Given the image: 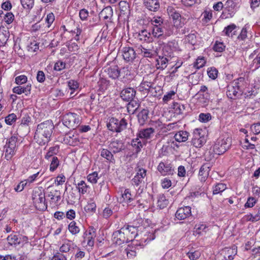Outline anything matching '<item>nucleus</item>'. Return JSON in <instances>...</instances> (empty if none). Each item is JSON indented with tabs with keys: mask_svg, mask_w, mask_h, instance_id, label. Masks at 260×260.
Masks as SVG:
<instances>
[{
	"mask_svg": "<svg viewBox=\"0 0 260 260\" xmlns=\"http://www.w3.org/2000/svg\"><path fill=\"white\" fill-rule=\"evenodd\" d=\"M51 120H46L38 124L34 135L35 142L40 146H44L51 141L54 129Z\"/></svg>",
	"mask_w": 260,
	"mask_h": 260,
	"instance_id": "nucleus-1",
	"label": "nucleus"
},
{
	"mask_svg": "<svg viewBox=\"0 0 260 260\" xmlns=\"http://www.w3.org/2000/svg\"><path fill=\"white\" fill-rule=\"evenodd\" d=\"M138 235L136 226L126 225L113 233V243L120 245L133 241Z\"/></svg>",
	"mask_w": 260,
	"mask_h": 260,
	"instance_id": "nucleus-2",
	"label": "nucleus"
},
{
	"mask_svg": "<svg viewBox=\"0 0 260 260\" xmlns=\"http://www.w3.org/2000/svg\"><path fill=\"white\" fill-rule=\"evenodd\" d=\"M154 76L153 74H148L143 77V79L139 86V89L146 93H150L152 95L156 96L161 93V91H156V87H154Z\"/></svg>",
	"mask_w": 260,
	"mask_h": 260,
	"instance_id": "nucleus-3",
	"label": "nucleus"
},
{
	"mask_svg": "<svg viewBox=\"0 0 260 260\" xmlns=\"http://www.w3.org/2000/svg\"><path fill=\"white\" fill-rule=\"evenodd\" d=\"M135 171L136 173L132 179L131 183L134 186H139L138 192L141 191V192H142L143 189L141 188L144 186L147 181V170L138 166L137 168H135Z\"/></svg>",
	"mask_w": 260,
	"mask_h": 260,
	"instance_id": "nucleus-4",
	"label": "nucleus"
},
{
	"mask_svg": "<svg viewBox=\"0 0 260 260\" xmlns=\"http://www.w3.org/2000/svg\"><path fill=\"white\" fill-rule=\"evenodd\" d=\"M62 120L64 125L73 129L78 127L81 121V118L78 114L71 112L65 114L63 116Z\"/></svg>",
	"mask_w": 260,
	"mask_h": 260,
	"instance_id": "nucleus-5",
	"label": "nucleus"
},
{
	"mask_svg": "<svg viewBox=\"0 0 260 260\" xmlns=\"http://www.w3.org/2000/svg\"><path fill=\"white\" fill-rule=\"evenodd\" d=\"M231 144V138H219L213 146V151L216 154H222L230 148Z\"/></svg>",
	"mask_w": 260,
	"mask_h": 260,
	"instance_id": "nucleus-6",
	"label": "nucleus"
},
{
	"mask_svg": "<svg viewBox=\"0 0 260 260\" xmlns=\"http://www.w3.org/2000/svg\"><path fill=\"white\" fill-rule=\"evenodd\" d=\"M127 123L124 118L120 120L112 117L110 119L107 124L108 129L113 132L120 133L125 129L127 127Z\"/></svg>",
	"mask_w": 260,
	"mask_h": 260,
	"instance_id": "nucleus-7",
	"label": "nucleus"
},
{
	"mask_svg": "<svg viewBox=\"0 0 260 260\" xmlns=\"http://www.w3.org/2000/svg\"><path fill=\"white\" fill-rule=\"evenodd\" d=\"M224 6V11L222 12L220 17L222 19L232 18L236 13V3L233 0H227Z\"/></svg>",
	"mask_w": 260,
	"mask_h": 260,
	"instance_id": "nucleus-8",
	"label": "nucleus"
},
{
	"mask_svg": "<svg viewBox=\"0 0 260 260\" xmlns=\"http://www.w3.org/2000/svg\"><path fill=\"white\" fill-rule=\"evenodd\" d=\"M63 141L64 144L72 146H78L81 143L80 136L76 131H71L66 134Z\"/></svg>",
	"mask_w": 260,
	"mask_h": 260,
	"instance_id": "nucleus-9",
	"label": "nucleus"
},
{
	"mask_svg": "<svg viewBox=\"0 0 260 260\" xmlns=\"http://www.w3.org/2000/svg\"><path fill=\"white\" fill-rule=\"evenodd\" d=\"M157 170L160 175L164 176L172 175L174 172L173 165L168 161H160L157 166Z\"/></svg>",
	"mask_w": 260,
	"mask_h": 260,
	"instance_id": "nucleus-10",
	"label": "nucleus"
},
{
	"mask_svg": "<svg viewBox=\"0 0 260 260\" xmlns=\"http://www.w3.org/2000/svg\"><path fill=\"white\" fill-rule=\"evenodd\" d=\"M32 200L38 209L42 210L47 209L44 193L35 191L32 194Z\"/></svg>",
	"mask_w": 260,
	"mask_h": 260,
	"instance_id": "nucleus-11",
	"label": "nucleus"
},
{
	"mask_svg": "<svg viewBox=\"0 0 260 260\" xmlns=\"http://www.w3.org/2000/svg\"><path fill=\"white\" fill-rule=\"evenodd\" d=\"M201 129H196L193 134V138L191 140L192 144L197 148H201L206 143V139L204 135H201Z\"/></svg>",
	"mask_w": 260,
	"mask_h": 260,
	"instance_id": "nucleus-12",
	"label": "nucleus"
},
{
	"mask_svg": "<svg viewBox=\"0 0 260 260\" xmlns=\"http://www.w3.org/2000/svg\"><path fill=\"white\" fill-rule=\"evenodd\" d=\"M121 52L123 59L127 62H132L136 58L137 54L132 47L129 46L123 47Z\"/></svg>",
	"mask_w": 260,
	"mask_h": 260,
	"instance_id": "nucleus-13",
	"label": "nucleus"
},
{
	"mask_svg": "<svg viewBox=\"0 0 260 260\" xmlns=\"http://www.w3.org/2000/svg\"><path fill=\"white\" fill-rule=\"evenodd\" d=\"M239 82L234 81L231 84L227 86L226 95L229 98L231 99H235L239 94H240Z\"/></svg>",
	"mask_w": 260,
	"mask_h": 260,
	"instance_id": "nucleus-14",
	"label": "nucleus"
},
{
	"mask_svg": "<svg viewBox=\"0 0 260 260\" xmlns=\"http://www.w3.org/2000/svg\"><path fill=\"white\" fill-rule=\"evenodd\" d=\"M109 149L114 154L124 149V145L121 140L113 139L108 145Z\"/></svg>",
	"mask_w": 260,
	"mask_h": 260,
	"instance_id": "nucleus-15",
	"label": "nucleus"
},
{
	"mask_svg": "<svg viewBox=\"0 0 260 260\" xmlns=\"http://www.w3.org/2000/svg\"><path fill=\"white\" fill-rule=\"evenodd\" d=\"M75 248H77V246L73 241L66 239L59 247V252L61 253L71 252L75 249Z\"/></svg>",
	"mask_w": 260,
	"mask_h": 260,
	"instance_id": "nucleus-16",
	"label": "nucleus"
},
{
	"mask_svg": "<svg viewBox=\"0 0 260 260\" xmlns=\"http://www.w3.org/2000/svg\"><path fill=\"white\" fill-rule=\"evenodd\" d=\"M191 215V207L184 206L179 208L175 213L176 218L179 220H184Z\"/></svg>",
	"mask_w": 260,
	"mask_h": 260,
	"instance_id": "nucleus-17",
	"label": "nucleus"
},
{
	"mask_svg": "<svg viewBox=\"0 0 260 260\" xmlns=\"http://www.w3.org/2000/svg\"><path fill=\"white\" fill-rule=\"evenodd\" d=\"M174 146L175 144L173 141L170 140L167 141L162 145L161 149L159 150L158 157L161 158L165 156H168Z\"/></svg>",
	"mask_w": 260,
	"mask_h": 260,
	"instance_id": "nucleus-18",
	"label": "nucleus"
},
{
	"mask_svg": "<svg viewBox=\"0 0 260 260\" xmlns=\"http://www.w3.org/2000/svg\"><path fill=\"white\" fill-rule=\"evenodd\" d=\"M136 91L132 87L124 88L120 92V97L123 101L128 102L133 100L136 95Z\"/></svg>",
	"mask_w": 260,
	"mask_h": 260,
	"instance_id": "nucleus-19",
	"label": "nucleus"
},
{
	"mask_svg": "<svg viewBox=\"0 0 260 260\" xmlns=\"http://www.w3.org/2000/svg\"><path fill=\"white\" fill-rule=\"evenodd\" d=\"M178 48V44L175 41L168 42L163 48L165 56L171 57L173 52L177 50Z\"/></svg>",
	"mask_w": 260,
	"mask_h": 260,
	"instance_id": "nucleus-20",
	"label": "nucleus"
},
{
	"mask_svg": "<svg viewBox=\"0 0 260 260\" xmlns=\"http://www.w3.org/2000/svg\"><path fill=\"white\" fill-rule=\"evenodd\" d=\"M211 165L210 163L203 164L199 171V177L201 182H205L209 176Z\"/></svg>",
	"mask_w": 260,
	"mask_h": 260,
	"instance_id": "nucleus-21",
	"label": "nucleus"
},
{
	"mask_svg": "<svg viewBox=\"0 0 260 260\" xmlns=\"http://www.w3.org/2000/svg\"><path fill=\"white\" fill-rule=\"evenodd\" d=\"M138 51L139 53L142 54L144 57L152 58L154 56L155 53L152 47H145L143 45L139 47Z\"/></svg>",
	"mask_w": 260,
	"mask_h": 260,
	"instance_id": "nucleus-22",
	"label": "nucleus"
},
{
	"mask_svg": "<svg viewBox=\"0 0 260 260\" xmlns=\"http://www.w3.org/2000/svg\"><path fill=\"white\" fill-rule=\"evenodd\" d=\"M31 89V85L28 83L24 86L18 85L13 88V92L18 94L24 93L26 95H28L30 93Z\"/></svg>",
	"mask_w": 260,
	"mask_h": 260,
	"instance_id": "nucleus-23",
	"label": "nucleus"
},
{
	"mask_svg": "<svg viewBox=\"0 0 260 260\" xmlns=\"http://www.w3.org/2000/svg\"><path fill=\"white\" fill-rule=\"evenodd\" d=\"M144 4L149 10L154 12L157 11L160 7L158 0H145Z\"/></svg>",
	"mask_w": 260,
	"mask_h": 260,
	"instance_id": "nucleus-24",
	"label": "nucleus"
},
{
	"mask_svg": "<svg viewBox=\"0 0 260 260\" xmlns=\"http://www.w3.org/2000/svg\"><path fill=\"white\" fill-rule=\"evenodd\" d=\"M139 137H137L131 141V145L136 153H139L145 144V142L143 140L141 141Z\"/></svg>",
	"mask_w": 260,
	"mask_h": 260,
	"instance_id": "nucleus-25",
	"label": "nucleus"
},
{
	"mask_svg": "<svg viewBox=\"0 0 260 260\" xmlns=\"http://www.w3.org/2000/svg\"><path fill=\"white\" fill-rule=\"evenodd\" d=\"M154 133V129L152 127L144 128L139 131L137 136L142 139H148L151 137V135Z\"/></svg>",
	"mask_w": 260,
	"mask_h": 260,
	"instance_id": "nucleus-26",
	"label": "nucleus"
},
{
	"mask_svg": "<svg viewBox=\"0 0 260 260\" xmlns=\"http://www.w3.org/2000/svg\"><path fill=\"white\" fill-rule=\"evenodd\" d=\"M141 193V191L139 192L137 191L136 194L134 195L131 193L129 189L127 188L125 189L124 192L122 193V197L123 199V201L130 203L133 201L137 196L140 195Z\"/></svg>",
	"mask_w": 260,
	"mask_h": 260,
	"instance_id": "nucleus-27",
	"label": "nucleus"
},
{
	"mask_svg": "<svg viewBox=\"0 0 260 260\" xmlns=\"http://www.w3.org/2000/svg\"><path fill=\"white\" fill-rule=\"evenodd\" d=\"M137 38L140 41L150 42L151 34L146 29L141 30L137 35Z\"/></svg>",
	"mask_w": 260,
	"mask_h": 260,
	"instance_id": "nucleus-28",
	"label": "nucleus"
},
{
	"mask_svg": "<svg viewBox=\"0 0 260 260\" xmlns=\"http://www.w3.org/2000/svg\"><path fill=\"white\" fill-rule=\"evenodd\" d=\"M50 198L51 202L54 204H57L60 200V192L56 189L51 190L47 196Z\"/></svg>",
	"mask_w": 260,
	"mask_h": 260,
	"instance_id": "nucleus-29",
	"label": "nucleus"
},
{
	"mask_svg": "<svg viewBox=\"0 0 260 260\" xmlns=\"http://www.w3.org/2000/svg\"><path fill=\"white\" fill-rule=\"evenodd\" d=\"M76 185L79 192L82 195H83L89 191L90 187L83 180L79 181L77 184H76Z\"/></svg>",
	"mask_w": 260,
	"mask_h": 260,
	"instance_id": "nucleus-30",
	"label": "nucleus"
},
{
	"mask_svg": "<svg viewBox=\"0 0 260 260\" xmlns=\"http://www.w3.org/2000/svg\"><path fill=\"white\" fill-rule=\"evenodd\" d=\"M165 24L159 25V26H153L152 35L155 38H159L164 36Z\"/></svg>",
	"mask_w": 260,
	"mask_h": 260,
	"instance_id": "nucleus-31",
	"label": "nucleus"
},
{
	"mask_svg": "<svg viewBox=\"0 0 260 260\" xmlns=\"http://www.w3.org/2000/svg\"><path fill=\"white\" fill-rule=\"evenodd\" d=\"M59 147L58 145L50 147L45 155L44 158L47 160H49L53 156H55V155H56L59 152Z\"/></svg>",
	"mask_w": 260,
	"mask_h": 260,
	"instance_id": "nucleus-32",
	"label": "nucleus"
},
{
	"mask_svg": "<svg viewBox=\"0 0 260 260\" xmlns=\"http://www.w3.org/2000/svg\"><path fill=\"white\" fill-rule=\"evenodd\" d=\"M9 37V32L4 27H0V46H4Z\"/></svg>",
	"mask_w": 260,
	"mask_h": 260,
	"instance_id": "nucleus-33",
	"label": "nucleus"
},
{
	"mask_svg": "<svg viewBox=\"0 0 260 260\" xmlns=\"http://www.w3.org/2000/svg\"><path fill=\"white\" fill-rule=\"evenodd\" d=\"M189 133L186 131H179L174 135L175 140L179 142H185L187 140Z\"/></svg>",
	"mask_w": 260,
	"mask_h": 260,
	"instance_id": "nucleus-34",
	"label": "nucleus"
},
{
	"mask_svg": "<svg viewBox=\"0 0 260 260\" xmlns=\"http://www.w3.org/2000/svg\"><path fill=\"white\" fill-rule=\"evenodd\" d=\"M237 27L235 24H231L224 28L222 32L228 37H232L234 35H236V29Z\"/></svg>",
	"mask_w": 260,
	"mask_h": 260,
	"instance_id": "nucleus-35",
	"label": "nucleus"
},
{
	"mask_svg": "<svg viewBox=\"0 0 260 260\" xmlns=\"http://www.w3.org/2000/svg\"><path fill=\"white\" fill-rule=\"evenodd\" d=\"M112 153V151L107 149L102 148L100 150L101 156L110 162H113L115 160Z\"/></svg>",
	"mask_w": 260,
	"mask_h": 260,
	"instance_id": "nucleus-36",
	"label": "nucleus"
},
{
	"mask_svg": "<svg viewBox=\"0 0 260 260\" xmlns=\"http://www.w3.org/2000/svg\"><path fill=\"white\" fill-rule=\"evenodd\" d=\"M107 74L112 79H117L120 75V70L117 66L111 67L108 69Z\"/></svg>",
	"mask_w": 260,
	"mask_h": 260,
	"instance_id": "nucleus-37",
	"label": "nucleus"
},
{
	"mask_svg": "<svg viewBox=\"0 0 260 260\" xmlns=\"http://www.w3.org/2000/svg\"><path fill=\"white\" fill-rule=\"evenodd\" d=\"M202 15L203 16V18L202 19L203 23L206 24L209 22L212 18V11L208 8H206L202 13Z\"/></svg>",
	"mask_w": 260,
	"mask_h": 260,
	"instance_id": "nucleus-38",
	"label": "nucleus"
},
{
	"mask_svg": "<svg viewBox=\"0 0 260 260\" xmlns=\"http://www.w3.org/2000/svg\"><path fill=\"white\" fill-rule=\"evenodd\" d=\"M169 204L168 200L166 199L164 194H160L157 197V206L160 209H162L166 208Z\"/></svg>",
	"mask_w": 260,
	"mask_h": 260,
	"instance_id": "nucleus-39",
	"label": "nucleus"
},
{
	"mask_svg": "<svg viewBox=\"0 0 260 260\" xmlns=\"http://www.w3.org/2000/svg\"><path fill=\"white\" fill-rule=\"evenodd\" d=\"M149 111L147 109H143L138 114V119L140 125H143L148 118Z\"/></svg>",
	"mask_w": 260,
	"mask_h": 260,
	"instance_id": "nucleus-40",
	"label": "nucleus"
},
{
	"mask_svg": "<svg viewBox=\"0 0 260 260\" xmlns=\"http://www.w3.org/2000/svg\"><path fill=\"white\" fill-rule=\"evenodd\" d=\"M127 105V110L129 113L134 114L139 108V104L138 101L133 100L128 101Z\"/></svg>",
	"mask_w": 260,
	"mask_h": 260,
	"instance_id": "nucleus-41",
	"label": "nucleus"
},
{
	"mask_svg": "<svg viewBox=\"0 0 260 260\" xmlns=\"http://www.w3.org/2000/svg\"><path fill=\"white\" fill-rule=\"evenodd\" d=\"M167 56L158 57L157 59V68L158 69H165L167 67L168 62V59L167 57Z\"/></svg>",
	"mask_w": 260,
	"mask_h": 260,
	"instance_id": "nucleus-42",
	"label": "nucleus"
},
{
	"mask_svg": "<svg viewBox=\"0 0 260 260\" xmlns=\"http://www.w3.org/2000/svg\"><path fill=\"white\" fill-rule=\"evenodd\" d=\"M194 229V233L198 235L206 233V232L209 230L208 226L204 223L197 224L195 225Z\"/></svg>",
	"mask_w": 260,
	"mask_h": 260,
	"instance_id": "nucleus-43",
	"label": "nucleus"
},
{
	"mask_svg": "<svg viewBox=\"0 0 260 260\" xmlns=\"http://www.w3.org/2000/svg\"><path fill=\"white\" fill-rule=\"evenodd\" d=\"M113 15V9L110 6L105 8L100 13V16L105 20L110 19Z\"/></svg>",
	"mask_w": 260,
	"mask_h": 260,
	"instance_id": "nucleus-44",
	"label": "nucleus"
},
{
	"mask_svg": "<svg viewBox=\"0 0 260 260\" xmlns=\"http://www.w3.org/2000/svg\"><path fill=\"white\" fill-rule=\"evenodd\" d=\"M167 12L173 20H178L180 17V14L172 6H169L167 8Z\"/></svg>",
	"mask_w": 260,
	"mask_h": 260,
	"instance_id": "nucleus-45",
	"label": "nucleus"
},
{
	"mask_svg": "<svg viewBox=\"0 0 260 260\" xmlns=\"http://www.w3.org/2000/svg\"><path fill=\"white\" fill-rule=\"evenodd\" d=\"M226 185L223 183H216L213 186V194H217L220 193L226 189Z\"/></svg>",
	"mask_w": 260,
	"mask_h": 260,
	"instance_id": "nucleus-46",
	"label": "nucleus"
},
{
	"mask_svg": "<svg viewBox=\"0 0 260 260\" xmlns=\"http://www.w3.org/2000/svg\"><path fill=\"white\" fill-rule=\"evenodd\" d=\"M120 15H125L129 12L128 4L125 1H121L119 3Z\"/></svg>",
	"mask_w": 260,
	"mask_h": 260,
	"instance_id": "nucleus-47",
	"label": "nucleus"
},
{
	"mask_svg": "<svg viewBox=\"0 0 260 260\" xmlns=\"http://www.w3.org/2000/svg\"><path fill=\"white\" fill-rule=\"evenodd\" d=\"M8 243L11 245H17L20 244V239H18V235L11 234L7 238Z\"/></svg>",
	"mask_w": 260,
	"mask_h": 260,
	"instance_id": "nucleus-48",
	"label": "nucleus"
},
{
	"mask_svg": "<svg viewBox=\"0 0 260 260\" xmlns=\"http://www.w3.org/2000/svg\"><path fill=\"white\" fill-rule=\"evenodd\" d=\"M68 229L72 235H76L80 232V228L75 221H71L68 225Z\"/></svg>",
	"mask_w": 260,
	"mask_h": 260,
	"instance_id": "nucleus-49",
	"label": "nucleus"
},
{
	"mask_svg": "<svg viewBox=\"0 0 260 260\" xmlns=\"http://www.w3.org/2000/svg\"><path fill=\"white\" fill-rule=\"evenodd\" d=\"M96 205L93 200H91L88 204L84 207L85 211L87 213H93L95 212Z\"/></svg>",
	"mask_w": 260,
	"mask_h": 260,
	"instance_id": "nucleus-50",
	"label": "nucleus"
},
{
	"mask_svg": "<svg viewBox=\"0 0 260 260\" xmlns=\"http://www.w3.org/2000/svg\"><path fill=\"white\" fill-rule=\"evenodd\" d=\"M68 85L69 88L73 90L70 93V96H72V97L74 96L73 94L75 90L77 89L79 87V84L77 82V81L74 80H71L68 81Z\"/></svg>",
	"mask_w": 260,
	"mask_h": 260,
	"instance_id": "nucleus-51",
	"label": "nucleus"
},
{
	"mask_svg": "<svg viewBox=\"0 0 260 260\" xmlns=\"http://www.w3.org/2000/svg\"><path fill=\"white\" fill-rule=\"evenodd\" d=\"M225 46L224 43L219 41H216L213 45V49L215 52H222L224 51Z\"/></svg>",
	"mask_w": 260,
	"mask_h": 260,
	"instance_id": "nucleus-52",
	"label": "nucleus"
},
{
	"mask_svg": "<svg viewBox=\"0 0 260 260\" xmlns=\"http://www.w3.org/2000/svg\"><path fill=\"white\" fill-rule=\"evenodd\" d=\"M196 34L197 32L195 30H192L190 34L186 36V40L191 45H194L197 42Z\"/></svg>",
	"mask_w": 260,
	"mask_h": 260,
	"instance_id": "nucleus-53",
	"label": "nucleus"
},
{
	"mask_svg": "<svg viewBox=\"0 0 260 260\" xmlns=\"http://www.w3.org/2000/svg\"><path fill=\"white\" fill-rule=\"evenodd\" d=\"M5 150V158L7 160H10L12 156L15 154V148L11 147V146H6Z\"/></svg>",
	"mask_w": 260,
	"mask_h": 260,
	"instance_id": "nucleus-54",
	"label": "nucleus"
},
{
	"mask_svg": "<svg viewBox=\"0 0 260 260\" xmlns=\"http://www.w3.org/2000/svg\"><path fill=\"white\" fill-rule=\"evenodd\" d=\"M59 165V160L57 156H53L51 160L49 170L51 172H54Z\"/></svg>",
	"mask_w": 260,
	"mask_h": 260,
	"instance_id": "nucleus-55",
	"label": "nucleus"
},
{
	"mask_svg": "<svg viewBox=\"0 0 260 260\" xmlns=\"http://www.w3.org/2000/svg\"><path fill=\"white\" fill-rule=\"evenodd\" d=\"M212 119V116L210 113H201L199 114V120L200 122L206 123L210 120H211Z\"/></svg>",
	"mask_w": 260,
	"mask_h": 260,
	"instance_id": "nucleus-56",
	"label": "nucleus"
},
{
	"mask_svg": "<svg viewBox=\"0 0 260 260\" xmlns=\"http://www.w3.org/2000/svg\"><path fill=\"white\" fill-rule=\"evenodd\" d=\"M206 63V60L204 57L199 56L194 63V67L197 69H200L203 68Z\"/></svg>",
	"mask_w": 260,
	"mask_h": 260,
	"instance_id": "nucleus-57",
	"label": "nucleus"
},
{
	"mask_svg": "<svg viewBox=\"0 0 260 260\" xmlns=\"http://www.w3.org/2000/svg\"><path fill=\"white\" fill-rule=\"evenodd\" d=\"M20 2L23 8L27 10H30L34 5V0H20Z\"/></svg>",
	"mask_w": 260,
	"mask_h": 260,
	"instance_id": "nucleus-58",
	"label": "nucleus"
},
{
	"mask_svg": "<svg viewBox=\"0 0 260 260\" xmlns=\"http://www.w3.org/2000/svg\"><path fill=\"white\" fill-rule=\"evenodd\" d=\"M87 179L89 182L92 184H96L99 179L98 173L96 172L90 173L87 175Z\"/></svg>",
	"mask_w": 260,
	"mask_h": 260,
	"instance_id": "nucleus-59",
	"label": "nucleus"
},
{
	"mask_svg": "<svg viewBox=\"0 0 260 260\" xmlns=\"http://www.w3.org/2000/svg\"><path fill=\"white\" fill-rule=\"evenodd\" d=\"M173 109L176 114L179 115L183 113L185 110L184 105L176 103L174 104Z\"/></svg>",
	"mask_w": 260,
	"mask_h": 260,
	"instance_id": "nucleus-60",
	"label": "nucleus"
},
{
	"mask_svg": "<svg viewBox=\"0 0 260 260\" xmlns=\"http://www.w3.org/2000/svg\"><path fill=\"white\" fill-rule=\"evenodd\" d=\"M151 24L153 26L165 25L164 23L163 19L160 17H154L150 20Z\"/></svg>",
	"mask_w": 260,
	"mask_h": 260,
	"instance_id": "nucleus-61",
	"label": "nucleus"
},
{
	"mask_svg": "<svg viewBox=\"0 0 260 260\" xmlns=\"http://www.w3.org/2000/svg\"><path fill=\"white\" fill-rule=\"evenodd\" d=\"M18 137L16 135H14L11 137L6 143V146H11V147L16 148V143L17 142Z\"/></svg>",
	"mask_w": 260,
	"mask_h": 260,
	"instance_id": "nucleus-62",
	"label": "nucleus"
},
{
	"mask_svg": "<svg viewBox=\"0 0 260 260\" xmlns=\"http://www.w3.org/2000/svg\"><path fill=\"white\" fill-rule=\"evenodd\" d=\"M257 202V200L254 197H250L248 198L247 202L244 205L245 208L253 207Z\"/></svg>",
	"mask_w": 260,
	"mask_h": 260,
	"instance_id": "nucleus-63",
	"label": "nucleus"
},
{
	"mask_svg": "<svg viewBox=\"0 0 260 260\" xmlns=\"http://www.w3.org/2000/svg\"><path fill=\"white\" fill-rule=\"evenodd\" d=\"M27 81V77L24 75L18 76L15 78V83L19 85L25 84Z\"/></svg>",
	"mask_w": 260,
	"mask_h": 260,
	"instance_id": "nucleus-64",
	"label": "nucleus"
}]
</instances>
